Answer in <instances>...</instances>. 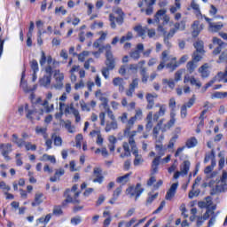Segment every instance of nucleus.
Listing matches in <instances>:
<instances>
[{
  "instance_id": "8fccbe9b",
  "label": "nucleus",
  "mask_w": 227,
  "mask_h": 227,
  "mask_svg": "<svg viewBox=\"0 0 227 227\" xmlns=\"http://www.w3.org/2000/svg\"><path fill=\"white\" fill-rule=\"evenodd\" d=\"M157 196H159V193H155L152 195L151 193L148 194V198L146 200L145 205H152L155 200H157Z\"/></svg>"
},
{
  "instance_id": "c756f323",
  "label": "nucleus",
  "mask_w": 227,
  "mask_h": 227,
  "mask_svg": "<svg viewBox=\"0 0 227 227\" xmlns=\"http://www.w3.org/2000/svg\"><path fill=\"white\" fill-rule=\"evenodd\" d=\"M193 47L196 49V52L200 54H205L204 43L203 41H197L193 43Z\"/></svg>"
},
{
  "instance_id": "6e6552de",
  "label": "nucleus",
  "mask_w": 227,
  "mask_h": 227,
  "mask_svg": "<svg viewBox=\"0 0 227 227\" xmlns=\"http://www.w3.org/2000/svg\"><path fill=\"white\" fill-rule=\"evenodd\" d=\"M143 51H145V45H143V43H138L137 45V49L132 50L129 52V57L131 58V59L137 61L139 58H141V52H143Z\"/></svg>"
},
{
  "instance_id": "bb28decb",
  "label": "nucleus",
  "mask_w": 227,
  "mask_h": 227,
  "mask_svg": "<svg viewBox=\"0 0 227 227\" xmlns=\"http://www.w3.org/2000/svg\"><path fill=\"white\" fill-rule=\"evenodd\" d=\"M116 129H118V121H116V120L106 121L105 128L106 132H111V130H116Z\"/></svg>"
},
{
  "instance_id": "7c9ffc66",
  "label": "nucleus",
  "mask_w": 227,
  "mask_h": 227,
  "mask_svg": "<svg viewBox=\"0 0 227 227\" xmlns=\"http://www.w3.org/2000/svg\"><path fill=\"white\" fill-rule=\"evenodd\" d=\"M196 68H198V64L194 60H191L186 64V70L189 74H194Z\"/></svg>"
},
{
  "instance_id": "7ed1b4c3",
  "label": "nucleus",
  "mask_w": 227,
  "mask_h": 227,
  "mask_svg": "<svg viewBox=\"0 0 227 227\" xmlns=\"http://www.w3.org/2000/svg\"><path fill=\"white\" fill-rule=\"evenodd\" d=\"M126 196L129 198L135 197V201H137L141 197V194L145 192V188L141 185V183H137L136 186L132 185L126 189Z\"/></svg>"
},
{
  "instance_id": "13d9d810",
  "label": "nucleus",
  "mask_w": 227,
  "mask_h": 227,
  "mask_svg": "<svg viewBox=\"0 0 227 227\" xmlns=\"http://www.w3.org/2000/svg\"><path fill=\"white\" fill-rule=\"evenodd\" d=\"M82 222V218L79 215L71 218V224H73L74 226H77V224H81Z\"/></svg>"
},
{
  "instance_id": "4d7b16f0",
  "label": "nucleus",
  "mask_w": 227,
  "mask_h": 227,
  "mask_svg": "<svg viewBox=\"0 0 227 227\" xmlns=\"http://www.w3.org/2000/svg\"><path fill=\"white\" fill-rule=\"evenodd\" d=\"M162 83L168 84V88H170V90H175V81L173 79H170V80L163 79Z\"/></svg>"
},
{
  "instance_id": "603ef678",
  "label": "nucleus",
  "mask_w": 227,
  "mask_h": 227,
  "mask_svg": "<svg viewBox=\"0 0 227 227\" xmlns=\"http://www.w3.org/2000/svg\"><path fill=\"white\" fill-rule=\"evenodd\" d=\"M180 1L181 0H175L176 7L175 6H171L170 13H176V12H178V10H180V8H181Z\"/></svg>"
},
{
  "instance_id": "20e7f679",
  "label": "nucleus",
  "mask_w": 227,
  "mask_h": 227,
  "mask_svg": "<svg viewBox=\"0 0 227 227\" xmlns=\"http://www.w3.org/2000/svg\"><path fill=\"white\" fill-rule=\"evenodd\" d=\"M166 13H168V11L166 9L159 10L154 15V22H156L157 24H160V18L162 17L163 26H166V24H168L170 18Z\"/></svg>"
},
{
  "instance_id": "2eb2a0df",
  "label": "nucleus",
  "mask_w": 227,
  "mask_h": 227,
  "mask_svg": "<svg viewBox=\"0 0 227 227\" xmlns=\"http://www.w3.org/2000/svg\"><path fill=\"white\" fill-rule=\"evenodd\" d=\"M214 205V201L212 200V197L207 196L204 200L198 202L199 208H208Z\"/></svg>"
},
{
  "instance_id": "9b49d317",
  "label": "nucleus",
  "mask_w": 227,
  "mask_h": 227,
  "mask_svg": "<svg viewBox=\"0 0 227 227\" xmlns=\"http://www.w3.org/2000/svg\"><path fill=\"white\" fill-rule=\"evenodd\" d=\"M66 200L62 203V207H67V203H79V200L74 197V193L70 195V189H67L65 192Z\"/></svg>"
},
{
  "instance_id": "4468645a",
  "label": "nucleus",
  "mask_w": 227,
  "mask_h": 227,
  "mask_svg": "<svg viewBox=\"0 0 227 227\" xmlns=\"http://www.w3.org/2000/svg\"><path fill=\"white\" fill-rule=\"evenodd\" d=\"M169 62L166 64V68L168 69V72H175V69H176L179 67L178 61H176V57H171L168 60Z\"/></svg>"
},
{
  "instance_id": "f257e3e1",
  "label": "nucleus",
  "mask_w": 227,
  "mask_h": 227,
  "mask_svg": "<svg viewBox=\"0 0 227 227\" xmlns=\"http://www.w3.org/2000/svg\"><path fill=\"white\" fill-rule=\"evenodd\" d=\"M41 67H43L45 63H47V67L45 68L46 74H49V76L45 75L39 80L40 86L47 87L51 84V75L54 72V65H56V61H53L52 57L45 56V52L42 51L41 59L39 61Z\"/></svg>"
},
{
  "instance_id": "cd10ccee",
  "label": "nucleus",
  "mask_w": 227,
  "mask_h": 227,
  "mask_svg": "<svg viewBox=\"0 0 227 227\" xmlns=\"http://www.w3.org/2000/svg\"><path fill=\"white\" fill-rule=\"evenodd\" d=\"M199 73L201 74L203 79H207L210 75V71H208V64H204L199 68Z\"/></svg>"
},
{
  "instance_id": "4be33fe9",
  "label": "nucleus",
  "mask_w": 227,
  "mask_h": 227,
  "mask_svg": "<svg viewBox=\"0 0 227 227\" xmlns=\"http://www.w3.org/2000/svg\"><path fill=\"white\" fill-rule=\"evenodd\" d=\"M123 191V187L121 185L117 187L113 193L112 199L109 200L110 205H114L115 201L118 200V198H120V194H121V192Z\"/></svg>"
},
{
  "instance_id": "b1692460",
  "label": "nucleus",
  "mask_w": 227,
  "mask_h": 227,
  "mask_svg": "<svg viewBox=\"0 0 227 227\" xmlns=\"http://www.w3.org/2000/svg\"><path fill=\"white\" fill-rule=\"evenodd\" d=\"M223 27H224L223 22L210 23V26L208 27V31H210V33H217L218 31H221Z\"/></svg>"
},
{
  "instance_id": "c03bdc74",
  "label": "nucleus",
  "mask_w": 227,
  "mask_h": 227,
  "mask_svg": "<svg viewBox=\"0 0 227 227\" xmlns=\"http://www.w3.org/2000/svg\"><path fill=\"white\" fill-rule=\"evenodd\" d=\"M59 111L61 114H63V111L65 114H70V106L65 105L64 103H59Z\"/></svg>"
},
{
  "instance_id": "6e6d98bb",
  "label": "nucleus",
  "mask_w": 227,
  "mask_h": 227,
  "mask_svg": "<svg viewBox=\"0 0 227 227\" xmlns=\"http://www.w3.org/2000/svg\"><path fill=\"white\" fill-rule=\"evenodd\" d=\"M168 107L171 109V113H175V109H176V100L175 98H171L168 101Z\"/></svg>"
},
{
  "instance_id": "0e129e2a",
  "label": "nucleus",
  "mask_w": 227,
  "mask_h": 227,
  "mask_svg": "<svg viewBox=\"0 0 227 227\" xmlns=\"http://www.w3.org/2000/svg\"><path fill=\"white\" fill-rule=\"evenodd\" d=\"M157 107H160V110L158 113L159 116H164L166 114V105H157Z\"/></svg>"
},
{
  "instance_id": "f3484780",
  "label": "nucleus",
  "mask_w": 227,
  "mask_h": 227,
  "mask_svg": "<svg viewBox=\"0 0 227 227\" xmlns=\"http://www.w3.org/2000/svg\"><path fill=\"white\" fill-rule=\"evenodd\" d=\"M192 36L193 38H196L200 33L203 30V25H200V21L196 20L193 22L192 25Z\"/></svg>"
},
{
  "instance_id": "72a5a7b5",
  "label": "nucleus",
  "mask_w": 227,
  "mask_h": 227,
  "mask_svg": "<svg viewBox=\"0 0 227 227\" xmlns=\"http://www.w3.org/2000/svg\"><path fill=\"white\" fill-rule=\"evenodd\" d=\"M43 202V193L37 192L35 193V201L32 202V207H36Z\"/></svg>"
},
{
  "instance_id": "864d4df0",
  "label": "nucleus",
  "mask_w": 227,
  "mask_h": 227,
  "mask_svg": "<svg viewBox=\"0 0 227 227\" xmlns=\"http://www.w3.org/2000/svg\"><path fill=\"white\" fill-rule=\"evenodd\" d=\"M140 75L142 77V82H148V74L145 67L140 69Z\"/></svg>"
},
{
  "instance_id": "423d86ee",
  "label": "nucleus",
  "mask_w": 227,
  "mask_h": 227,
  "mask_svg": "<svg viewBox=\"0 0 227 227\" xmlns=\"http://www.w3.org/2000/svg\"><path fill=\"white\" fill-rule=\"evenodd\" d=\"M213 43L215 45H217L215 50L213 51V55L217 56V54H221V51H223V48L227 47V44L223 42L220 38L214 37L213 38Z\"/></svg>"
},
{
  "instance_id": "473e14b6",
  "label": "nucleus",
  "mask_w": 227,
  "mask_h": 227,
  "mask_svg": "<svg viewBox=\"0 0 227 227\" xmlns=\"http://www.w3.org/2000/svg\"><path fill=\"white\" fill-rule=\"evenodd\" d=\"M175 116H176V114H175V112H171L170 120L169 121L167 122V124H165V129H171V127L175 125V122L176 121V119L175 118Z\"/></svg>"
},
{
  "instance_id": "680f3d73",
  "label": "nucleus",
  "mask_w": 227,
  "mask_h": 227,
  "mask_svg": "<svg viewBox=\"0 0 227 227\" xmlns=\"http://www.w3.org/2000/svg\"><path fill=\"white\" fill-rule=\"evenodd\" d=\"M190 83L192 84V86H197V88H201L200 82L196 80L194 76H191Z\"/></svg>"
},
{
  "instance_id": "774afa93",
  "label": "nucleus",
  "mask_w": 227,
  "mask_h": 227,
  "mask_svg": "<svg viewBox=\"0 0 227 227\" xmlns=\"http://www.w3.org/2000/svg\"><path fill=\"white\" fill-rule=\"evenodd\" d=\"M226 59H227V52H222L216 63H223V61H226Z\"/></svg>"
},
{
  "instance_id": "4c0bfd02",
  "label": "nucleus",
  "mask_w": 227,
  "mask_h": 227,
  "mask_svg": "<svg viewBox=\"0 0 227 227\" xmlns=\"http://www.w3.org/2000/svg\"><path fill=\"white\" fill-rule=\"evenodd\" d=\"M130 175H132V172L130 173H128L122 176H119L117 179H116V182L118 184H122L123 185H125V184H127V182H129V178L130 177Z\"/></svg>"
},
{
  "instance_id": "49530a36",
  "label": "nucleus",
  "mask_w": 227,
  "mask_h": 227,
  "mask_svg": "<svg viewBox=\"0 0 227 227\" xmlns=\"http://www.w3.org/2000/svg\"><path fill=\"white\" fill-rule=\"evenodd\" d=\"M77 189H79V186L77 184L73 185L70 191V195L74 194V198H79L81 192H77Z\"/></svg>"
},
{
  "instance_id": "c9c22d12",
  "label": "nucleus",
  "mask_w": 227,
  "mask_h": 227,
  "mask_svg": "<svg viewBox=\"0 0 227 227\" xmlns=\"http://www.w3.org/2000/svg\"><path fill=\"white\" fill-rule=\"evenodd\" d=\"M214 162L215 160V152L212 150L210 153H206V156L204 158V163L207 164V162Z\"/></svg>"
},
{
  "instance_id": "79ce46f5",
  "label": "nucleus",
  "mask_w": 227,
  "mask_h": 227,
  "mask_svg": "<svg viewBox=\"0 0 227 227\" xmlns=\"http://www.w3.org/2000/svg\"><path fill=\"white\" fill-rule=\"evenodd\" d=\"M12 143L17 144L19 148H22V146H24V139H19V136H17V134L12 135Z\"/></svg>"
},
{
  "instance_id": "e2e57ef3",
  "label": "nucleus",
  "mask_w": 227,
  "mask_h": 227,
  "mask_svg": "<svg viewBox=\"0 0 227 227\" xmlns=\"http://www.w3.org/2000/svg\"><path fill=\"white\" fill-rule=\"evenodd\" d=\"M118 120H120V121H121V123H127L128 120H129V114L122 113L121 116L118 117Z\"/></svg>"
},
{
  "instance_id": "0eeeda50",
  "label": "nucleus",
  "mask_w": 227,
  "mask_h": 227,
  "mask_svg": "<svg viewBox=\"0 0 227 227\" xmlns=\"http://www.w3.org/2000/svg\"><path fill=\"white\" fill-rule=\"evenodd\" d=\"M227 191V184L224 183V181L219 180L216 183V185L215 188H212L210 194L211 196H215V194H218V192H224Z\"/></svg>"
},
{
  "instance_id": "1a4fd4ad",
  "label": "nucleus",
  "mask_w": 227,
  "mask_h": 227,
  "mask_svg": "<svg viewBox=\"0 0 227 227\" xmlns=\"http://www.w3.org/2000/svg\"><path fill=\"white\" fill-rule=\"evenodd\" d=\"M176 34V30L171 28L168 33L167 34L166 32L163 34V43L168 47V49H171L172 44L169 40L175 36Z\"/></svg>"
},
{
  "instance_id": "09e8293b",
  "label": "nucleus",
  "mask_w": 227,
  "mask_h": 227,
  "mask_svg": "<svg viewBox=\"0 0 227 227\" xmlns=\"http://www.w3.org/2000/svg\"><path fill=\"white\" fill-rule=\"evenodd\" d=\"M146 6H147L146 9L142 8L140 10L141 13L145 12V15H153V5H146Z\"/></svg>"
},
{
  "instance_id": "ddd939ff",
  "label": "nucleus",
  "mask_w": 227,
  "mask_h": 227,
  "mask_svg": "<svg viewBox=\"0 0 227 227\" xmlns=\"http://www.w3.org/2000/svg\"><path fill=\"white\" fill-rule=\"evenodd\" d=\"M136 120L133 117H130L128 121H126V126L125 129L123 130V134L124 136H129L130 135V130H132V129H134V125L136 123Z\"/></svg>"
},
{
  "instance_id": "69168bd1",
  "label": "nucleus",
  "mask_w": 227,
  "mask_h": 227,
  "mask_svg": "<svg viewBox=\"0 0 227 227\" xmlns=\"http://www.w3.org/2000/svg\"><path fill=\"white\" fill-rule=\"evenodd\" d=\"M30 67H31V69L33 70L34 73H37L38 72V61L32 60L30 62Z\"/></svg>"
},
{
  "instance_id": "f03ea898",
  "label": "nucleus",
  "mask_w": 227,
  "mask_h": 227,
  "mask_svg": "<svg viewBox=\"0 0 227 227\" xmlns=\"http://www.w3.org/2000/svg\"><path fill=\"white\" fill-rule=\"evenodd\" d=\"M34 104L35 105L33 110L29 109V106H25V111L27 113V118H28V120H33V114H35V113L43 114V109H45L47 113H51V111L54 110V106L51 105V106H49V102L47 100L42 103V98H38L35 102H34Z\"/></svg>"
},
{
  "instance_id": "39448f33",
  "label": "nucleus",
  "mask_w": 227,
  "mask_h": 227,
  "mask_svg": "<svg viewBox=\"0 0 227 227\" xmlns=\"http://www.w3.org/2000/svg\"><path fill=\"white\" fill-rule=\"evenodd\" d=\"M12 144H0V153L3 155V157L5 159V160H10L9 154L12 151Z\"/></svg>"
},
{
  "instance_id": "3c124183",
  "label": "nucleus",
  "mask_w": 227,
  "mask_h": 227,
  "mask_svg": "<svg viewBox=\"0 0 227 227\" xmlns=\"http://www.w3.org/2000/svg\"><path fill=\"white\" fill-rule=\"evenodd\" d=\"M23 146H25L27 152H29V150H32V152L36 151V145H33L30 142L24 141Z\"/></svg>"
},
{
  "instance_id": "ea45409f",
  "label": "nucleus",
  "mask_w": 227,
  "mask_h": 227,
  "mask_svg": "<svg viewBox=\"0 0 227 227\" xmlns=\"http://www.w3.org/2000/svg\"><path fill=\"white\" fill-rule=\"evenodd\" d=\"M205 53H200V51H194L192 58V60L194 63H198L200 61H201V59H203V55Z\"/></svg>"
},
{
  "instance_id": "6ab92c4d",
  "label": "nucleus",
  "mask_w": 227,
  "mask_h": 227,
  "mask_svg": "<svg viewBox=\"0 0 227 227\" xmlns=\"http://www.w3.org/2000/svg\"><path fill=\"white\" fill-rule=\"evenodd\" d=\"M217 209V205L214 204L213 206H210L209 207L206 208V212L203 215V219L207 220L210 218V215L214 216L215 215V210Z\"/></svg>"
},
{
  "instance_id": "393cba45",
  "label": "nucleus",
  "mask_w": 227,
  "mask_h": 227,
  "mask_svg": "<svg viewBox=\"0 0 227 227\" xmlns=\"http://www.w3.org/2000/svg\"><path fill=\"white\" fill-rule=\"evenodd\" d=\"M106 68L110 70H114V58L113 57V53L106 54Z\"/></svg>"
},
{
  "instance_id": "f8f14e48",
  "label": "nucleus",
  "mask_w": 227,
  "mask_h": 227,
  "mask_svg": "<svg viewBox=\"0 0 227 227\" xmlns=\"http://www.w3.org/2000/svg\"><path fill=\"white\" fill-rule=\"evenodd\" d=\"M171 59V56H168V51H164L161 53V61L160 65L157 67V70L160 71L166 67V63Z\"/></svg>"
},
{
  "instance_id": "412c9836",
  "label": "nucleus",
  "mask_w": 227,
  "mask_h": 227,
  "mask_svg": "<svg viewBox=\"0 0 227 227\" xmlns=\"http://www.w3.org/2000/svg\"><path fill=\"white\" fill-rule=\"evenodd\" d=\"M145 121H146L145 129H147V132H150V130L153 129V112H149L147 114Z\"/></svg>"
},
{
  "instance_id": "a878e982",
  "label": "nucleus",
  "mask_w": 227,
  "mask_h": 227,
  "mask_svg": "<svg viewBox=\"0 0 227 227\" xmlns=\"http://www.w3.org/2000/svg\"><path fill=\"white\" fill-rule=\"evenodd\" d=\"M160 164V156H156L152 162V175H155L159 171V165Z\"/></svg>"
},
{
  "instance_id": "dca6fc26",
  "label": "nucleus",
  "mask_w": 227,
  "mask_h": 227,
  "mask_svg": "<svg viewBox=\"0 0 227 227\" xmlns=\"http://www.w3.org/2000/svg\"><path fill=\"white\" fill-rule=\"evenodd\" d=\"M176 189H178V183H174L169 190L167 192L165 200H171L175 198V194H176Z\"/></svg>"
},
{
  "instance_id": "2f4dec72",
  "label": "nucleus",
  "mask_w": 227,
  "mask_h": 227,
  "mask_svg": "<svg viewBox=\"0 0 227 227\" xmlns=\"http://www.w3.org/2000/svg\"><path fill=\"white\" fill-rule=\"evenodd\" d=\"M60 126L65 127V129H67L70 134H74V132H75L74 128H72V122H70V121H60Z\"/></svg>"
},
{
  "instance_id": "de8ad7c7",
  "label": "nucleus",
  "mask_w": 227,
  "mask_h": 227,
  "mask_svg": "<svg viewBox=\"0 0 227 227\" xmlns=\"http://www.w3.org/2000/svg\"><path fill=\"white\" fill-rule=\"evenodd\" d=\"M185 73V69L182 68L176 72L175 74V81L178 82V81H182V75Z\"/></svg>"
},
{
  "instance_id": "c85d7f7f",
  "label": "nucleus",
  "mask_w": 227,
  "mask_h": 227,
  "mask_svg": "<svg viewBox=\"0 0 227 227\" xmlns=\"http://www.w3.org/2000/svg\"><path fill=\"white\" fill-rule=\"evenodd\" d=\"M159 132H160V128L155 126L153 129V137L155 139L156 143H160L164 139V135L159 137Z\"/></svg>"
},
{
  "instance_id": "9d476101",
  "label": "nucleus",
  "mask_w": 227,
  "mask_h": 227,
  "mask_svg": "<svg viewBox=\"0 0 227 227\" xmlns=\"http://www.w3.org/2000/svg\"><path fill=\"white\" fill-rule=\"evenodd\" d=\"M159 95H157V93H147L145 95V98L147 100V106H146V109L150 110V109H153V106H155V100L154 98H158Z\"/></svg>"
},
{
  "instance_id": "aec40b11",
  "label": "nucleus",
  "mask_w": 227,
  "mask_h": 227,
  "mask_svg": "<svg viewBox=\"0 0 227 227\" xmlns=\"http://www.w3.org/2000/svg\"><path fill=\"white\" fill-rule=\"evenodd\" d=\"M94 176L95 178L93 179L94 184H102L104 182V176H102V169L98 168H94Z\"/></svg>"
},
{
  "instance_id": "a18cd8bd",
  "label": "nucleus",
  "mask_w": 227,
  "mask_h": 227,
  "mask_svg": "<svg viewBox=\"0 0 227 227\" xmlns=\"http://www.w3.org/2000/svg\"><path fill=\"white\" fill-rule=\"evenodd\" d=\"M146 29L148 28H143L141 25H138L134 27V30L137 31V33L139 35V36H145L146 35Z\"/></svg>"
},
{
  "instance_id": "58836bf2",
  "label": "nucleus",
  "mask_w": 227,
  "mask_h": 227,
  "mask_svg": "<svg viewBox=\"0 0 227 227\" xmlns=\"http://www.w3.org/2000/svg\"><path fill=\"white\" fill-rule=\"evenodd\" d=\"M134 38V34L132 32H128L125 35H122L120 39V43H125V42H130Z\"/></svg>"
},
{
  "instance_id": "f704fd0d",
  "label": "nucleus",
  "mask_w": 227,
  "mask_h": 227,
  "mask_svg": "<svg viewBox=\"0 0 227 227\" xmlns=\"http://www.w3.org/2000/svg\"><path fill=\"white\" fill-rule=\"evenodd\" d=\"M115 13L118 15V17H116L115 19L117 24H123V17H125V13H123V11L118 8L116 9Z\"/></svg>"
},
{
  "instance_id": "5701e85b",
  "label": "nucleus",
  "mask_w": 227,
  "mask_h": 227,
  "mask_svg": "<svg viewBox=\"0 0 227 227\" xmlns=\"http://www.w3.org/2000/svg\"><path fill=\"white\" fill-rule=\"evenodd\" d=\"M132 153L133 155H135V159L133 160L134 166H141V164L145 162V159H143V155L139 154L138 150H135Z\"/></svg>"
},
{
  "instance_id": "052dcab7",
  "label": "nucleus",
  "mask_w": 227,
  "mask_h": 227,
  "mask_svg": "<svg viewBox=\"0 0 227 227\" xmlns=\"http://www.w3.org/2000/svg\"><path fill=\"white\" fill-rule=\"evenodd\" d=\"M99 100L102 102L101 106L104 107V109H107L109 107V99L106 97H100Z\"/></svg>"
},
{
  "instance_id": "bf43d9fd",
  "label": "nucleus",
  "mask_w": 227,
  "mask_h": 227,
  "mask_svg": "<svg viewBox=\"0 0 227 227\" xmlns=\"http://www.w3.org/2000/svg\"><path fill=\"white\" fill-rule=\"evenodd\" d=\"M129 145L131 146V152H136L137 150V146L136 145V140L134 138L129 137Z\"/></svg>"
},
{
  "instance_id": "a19ab883",
  "label": "nucleus",
  "mask_w": 227,
  "mask_h": 227,
  "mask_svg": "<svg viewBox=\"0 0 227 227\" xmlns=\"http://www.w3.org/2000/svg\"><path fill=\"white\" fill-rule=\"evenodd\" d=\"M196 145H198V139H196V137H194L188 139L185 143V146H187L188 148H194Z\"/></svg>"
},
{
  "instance_id": "338daca9",
  "label": "nucleus",
  "mask_w": 227,
  "mask_h": 227,
  "mask_svg": "<svg viewBox=\"0 0 227 227\" xmlns=\"http://www.w3.org/2000/svg\"><path fill=\"white\" fill-rule=\"evenodd\" d=\"M109 70L113 69H109V67H103L101 69V74L105 77V79H109Z\"/></svg>"
},
{
  "instance_id": "a211bd4d",
  "label": "nucleus",
  "mask_w": 227,
  "mask_h": 227,
  "mask_svg": "<svg viewBox=\"0 0 227 227\" xmlns=\"http://www.w3.org/2000/svg\"><path fill=\"white\" fill-rule=\"evenodd\" d=\"M113 84L114 86H118L120 93H123V91H125V81L123 80V78H114Z\"/></svg>"
},
{
  "instance_id": "5fc2aeb1",
  "label": "nucleus",
  "mask_w": 227,
  "mask_h": 227,
  "mask_svg": "<svg viewBox=\"0 0 227 227\" xmlns=\"http://www.w3.org/2000/svg\"><path fill=\"white\" fill-rule=\"evenodd\" d=\"M214 168H215V160H213V162H211V165L206 167L204 173L207 176L210 175V173H212V171H214Z\"/></svg>"
},
{
  "instance_id": "e433bc0d",
  "label": "nucleus",
  "mask_w": 227,
  "mask_h": 227,
  "mask_svg": "<svg viewBox=\"0 0 227 227\" xmlns=\"http://www.w3.org/2000/svg\"><path fill=\"white\" fill-rule=\"evenodd\" d=\"M190 168H191V161L184 160L183 163V166H181V172L183 173V175H187L189 173Z\"/></svg>"
},
{
  "instance_id": "37998d69",
  "label": "nucleus",
  "mask_w": 227,
  "mask_h": 227,
  "mask_svg": "<svg viewBox=\"0 0 227 227\" xmlns=\"http://www.w3.org/2000/svg\"><path fill=\"white\" fill-rule=\"evenodd\" d=\"M173 29L176 30V31H179V30L180 31L185 30V21L175 23Z\"/></svg>"
}]
</instances>
